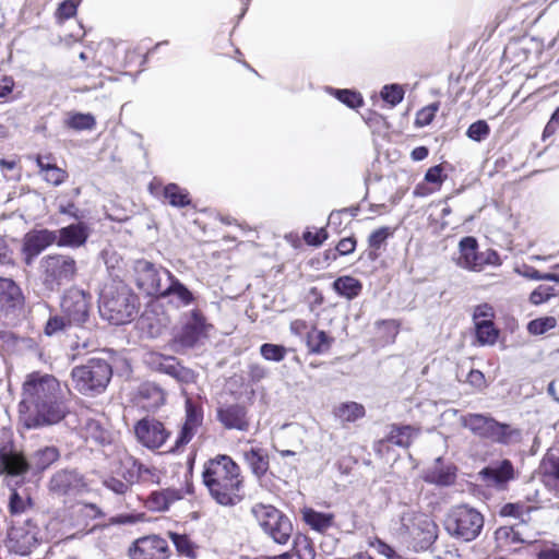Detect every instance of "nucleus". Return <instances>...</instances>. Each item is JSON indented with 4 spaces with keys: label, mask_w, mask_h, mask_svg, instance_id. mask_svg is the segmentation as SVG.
I'll return each mask as SVG.
<instances>
[{
    "label": "nucleus",
    "mask_w": 559,
    "mask_h": 559,
    "mask_svg": "<svg viewBox=\"0 0 559 559\" xmlns=\"http://www.w3.org/2000/svg\"><path fill=\"white\" fill-rule=\"evenodd\" d=\"M19 413L27 429L49 427L63 420L69 406L59 381L51 374H28L23 383Z\"/></svg>",
    "instance_id": "nucleus-1"
},
{
    "label": "nucleus",
    "mask_w": 559,
    "mask_h": 559,
    "mask_svg": "<svg viewBox=\"0 0 559 559\" xmlns=\"http://www.w3.org/2000/svg\"><path fill=\"white\" fill-rule=\"evenodd\" d=\"M202 480L212 499L223 507H234L245 498L240 466L226 454H218L204 463Z\"/></svg>",
    "instance_id": "nucleus-2"
},
{
    "label": "nucleus",
    "mask_w": 559,
    "mask_h": 559,
    "mask_svg": "<svg viewBox=\"0 0 559 559\" xmlns=\"http://www.w3.org/2000/svg\"><path fill=\"white\" fill-rule=\"evenodd\" d=\"M59 459L60 450L55 445L36 449L29 459H26L13 447H3L0 449V474L12 477H20L26 473L37 475L49 468Z\"/></svg>",
    "instance_id": "nucleus-3"
},
{
    "label": "nucleus",
    "mask_w": 559,
    "mask_h": 559,
    "mask_svg": "<svg viewBox=\"0 0 559 559\" xmlns=\"http://www.w3.org/2000/svg\"><path fill=\"white\" fill-rule=\"evenodd\" d=\"M136 307L138 297L124 284L108 287L100 295L99 312L111 324L120 325L132 321Z\"/></svg>",
    "instance_id": "nucleus-4"
},
{
    "label": "nucleus",
    "mask_w": 559,
    "mask_h": 559,
    "mask_svg": "<svg viewBox=\"0 0 559 559\" xmlns=\"http://www.w3.org/2000/svg\"><path fill=\"white\" fill-rule=\"evenodd\" d=\"M45 539V523L41 519H13L7 534L5 547L12 554L29 556Z\"/></svg>",
    "instance_id": "nucleus-5"
},
{
    "label": "nucleus",
    "mask_w": 559,
    "mask_h": 559,
    "mask_svg": "<svg viewBox=\"0 0 559 559\" xmlns=\"http://www.w3.org/2000/svg\"><path fill=\"white\" fill-rule=\"evenodd\" d=\"M112 377V367L104 358L93 357L71 371L76 391L83 395L95 396L103 393Z\"/></svg>",
    "instance_id": "nucleus-6"
},
{
    "label": "nucleus",
    "mask_w": 559,
    "mask_h": 559,
    "mask_svg": "<svg viewBox=\"0 0 559 559\" xmlns=\"http://www.w3.org/2000/svg\"><path fill=\"white\" fill-rule=\"evenodd\" d=\"M445 532L461 542H472L476 539L484 527L483 514L467 504L452 507L443 520Z\"/></svg>",
    "instance_id": "nucleus-7"
},
{
    "label": "nucleus",
    "mask_w": 559,
    "mask_h": 559,
    "mask_svg": "<svg viewBox=\"0 0 559 559\" xmlns=\"http://www.w3.org/2000/svg\"><path fill=\"white\" fill-rule=\"evenodd\" d=\"M40 281L48 292L59 289L74 281L78 274L76 261L68 254H48L39 261Z\"/></svg>",
    "instance_id": "nucleus-8"
},
{
    "label": "nucleus",
    "mask_w": 559,
    "mask_h": 559,
    "mask_svg": "<svg viewBox=\"0 0 559 559\" xmlns=\"http://www.w3.org/2000/svg\"><path fill=\"white\" fill-rule=\"evenodd\" d=\"M460 424L475 436L501 444L516 441L521 435L518 429L512 428L509 424L499 423L493 417L485 414L462 415Z\"/></svg>",
    "instance_id": "nucleus-9"
},
{
    "label": "nucleus",
    "mask_w": 559,
    "mask_h": 559,
    "mask_svg": "<svg viewBox=\"0 0 559 559\" xmlns=\"http://www.w3.org/2000/svg\"><path fill=\"white\" fill-rule=\"evenodd\" d=\"M251 513L262 531L278 545L288 543L293 523L287 515L271 504L255 503Z\"/></svg>",
    "instance_id": "nucleus-10"
},
{
    "label": "nucleus",
    "mask_w": 559,
    "mask_h": 559,
    "mask_svg": "<svg viewBox=\"0 0 559 559\" xmlns=\"http://www.w3.org/2000/svg\"><path fill=\"white\" fill-rule=\"evenodd\" d=\"M132 271L138 288L147 296H154L156 298L171 273L167 269L157 266L145 259L135 260L132 265Z\"/></svg>",
    "instance_id": "nucleus-11"
},
{
    "label": "nucleus",
    "mask_w": 559,
    "mask_h": 559,
    "mask_svg": "<svg viewBox=\"0 0 559 559\" xmlns=\"http://www.w3.org/2000/svg\"><path fill=\"white\" fill-rule=\"evenodd\" d=\"M93 297L88 292L78 287L64 290L60 308L61 312L76 326H84L90 320Z\"/></svg>",
    "instance_id": "nucleus-12"
},
{
    "label": "nucleus",
    "mask_w": 559,
    "mask_h": 559,
    "mask_svg": "<svg viewBox=\"0 0 559 559\" xmlns=\"http://www.w3.org/2000/svg\"><path fill=\"white\" fill-rule=\"evenodd\" d=\"M144 362L150 369L169 376L180 385L191 384L197 380L194 370L183 366L175 356L150 352L145 354Z\"/></svg>",
    "instance_id": "nucleus-13"
},
{
    "label": "nucleus",
    "mask_w": 559,
    "mask_h": 559,
    "mask_svg": "<svg viewBox=\"0 0 559 559\" xmlns=\"http://www.w3.org/2000/svg\"><path fill=\"white\" fill-rule=\"evenodd\" d=\"M85 477L74 468H63L56 472L49 483L48 489L56 496H75L86 490Z\"/></svg>",
    "instance_id": "nucleus-14"
},
{
    "label": "nucleus",
    "mask_w": 559,
    "mask_h": 559,
    "mask_svg": "<svg viewBox=\"0 0 559 559\" xmlns=\"http://www.w3.org/2000/svg\"><path fill=\"white\" fill-rule=\"evenodd\" d=\"M129 556L131 559H169L170 548L163 537L147 535L133 542Z\"/></svg>",
    "instance_id": "nucleus-15"
},
{
    "label": "nucleus",
    "mask_w": 559,
    "mask_h": 559,
    "mask_svg": "<svg viewBox=\"0 0 559 559\" xmlns=\"http://www.w3.org/2000/svg\"><path fill=\"white\" fill-rule=\"evenodd\" d=\"M138 441L145 448L155 450L164 445L170 432L163 423L151 417L142 418L134 426Z\"/></svg>",
    "instance_id": "nucleus-16"
},
{
    "label": "nucleus",
    "mask_w": 559,
    "mask_h": 559,
    "mask_svg": "<svg viewBox=\"0 0 559 559\" xmlns=\"http://www.w3.org/2000/svg\"><path fill=\"white\" fill-rule=\"evenodd\" d=\"M57 241L53 230L41 228L26 233L22 242V254L26 265H32L34 260L48 247Z\"/></svg>",
    "instance_id": "nucleus-17"
},
{
    "label": "nucleus",
    "mask_w": 559,
    "mask_h": 559,
    "mask_svg": "<svg viewBox=\"0 0 559 559\" xmlns=\"http://www.w3.org/2000/svg\"><path fill=\"white\" fill-rule=\"evenodd\" d=\"M478 475L487 486L502 490L515 478V471L512 462L503 459L491 462Z\"/></svg>",
    "instance_id": "nucleus-18"
},
{
    "label": "nucleus",
    "mask_w": 559,
    "mask_h": 559,
    "mask_svg": "<svg viewBox=\"0 0 559 559\" xmlns=\"http://www.w3.org/2000/svg\"><path fill=\"white\" fill-rule=\"evenodd\" d=\"M157 298L167 299L176 308L188 307L194 301L193 293L173 273L169 274Z\"/></svg>",
    "instance_id": "nucleus-19"
},
{
    "label": "nucleus",
    "mask_w": 559,
    "mask_h": 559,
    "mask_svg": "<svg viewBox=\"0 0 559 559\" xmlns=\"http://www.w3.org/2000/svg\"><path fill=\"white\" fill-rule=\"evenodd\" d=\"M53 233L56 234V245L58 247L76 249L86 243L91 228L86 223L78 222L53 230Z\"/></svg>",
    "instance_id": "nucleus-20"
},
{
    "label": "nucleus",
    "mask_w": 559,
    "mask_h": 559,
    "mask_svg": "<svg viewBox=\"0 0 559 559\" xmlns=\"http://www.w3.org/2000/svg\"><path fill=\"white\" fill-rule=\"evenodd\" d=\"M205 317L198 309L190 312L176 341L183 347H193L206 331Z\"/></svg>",
    "instance_id": "nucleus-21"
},
{
    "label": "nucleus",
    "mask_w": 559,
    "mask_h": 559,
    "mask_svg": "<svg viewBox=\"0 0 559 559\" xmlns=\"http://www.w3.org/2000/svg\"><path fill=\"white\" fill-rule=\"evenodd\" d=\"M439 527L429 516L420 514L414 518L412 535L421 550L429 549L437 540Z\"/></svg>",
    "instance_id": "nucleus-22"
},
{
    "label": "nucleus",
    "mask_w": 559,
    "mask_h": 559,
    "mask_svg": "<svg viewBox=\"0 0 559 559\" xmlns=\"http://www.w3.org/2000/svg\"><path fill=\"white\" fill-rule=\"evenodd\" d=\"M217 419L226 429L247 431L249 418L246 406L240 404H226L217 408Z\"/></svg>",
    "instance_id": "nucleus-23"
},
{
    "label": "nucleus",
    "mask_w": 559,
    "mask_h": 559,
    "mask_svg": "<svg viewBox=\"0 0 559 559\" xmlns=\"http://www.w3.org/2000/svg\"><path fill=\"white\" fill-rule=\"evenodd\" d=\"M24 305L21 287L12 280L0 276V312L14 313Z\"/></svg>",
    "instance_id": "nucleus-24"
},
{
    "label": "nucleus",
    "mask_w": 559,
    "mask_h": 559,
    "mask_svg": "<svg viewBox=\"0 0 559 559\" xmlns=\"http://www.w3.org/2000/svg\"><path fill=\"white\" fill-rule=\"evenodd\" d=\"M459 249L460 257L457 264L471 271H480V255H483V251H478L476 238L472 236L462 238L459 243Z\"/></svg>",
    "instance_id": "nucleus-25"
},
{
    "label": "nucleus",
    "mask_w": 559,
    "mask_h": 559,
    "mask_svg": "<svg viewBox=\"0 0 559 559\" xmlns=\"http://www.w3.org/2000/svg\"><path fill=\"white\" fill-rule=\"evenodd\" d=\"M497 547L504 551H518L525 543L518 526H501L495 532Z\"/></svg>",
    "instance_id": "nucleus-26"
},
{
    "label": "nucleus",
    "mask_w": 559,
    "mask_h": 559,
    "mask_svg": "<svg viewBox=\"0 0 559 559\" xmlns=\"http://www.w3.org/2000/svg\"><path fill=\"white\" fill-rule=\"evenodd\" d=\"M36 163L44 180L48 183L60 186L68 178V173L51 162V155H38Z\"/></svg>",
    "instance_id": "nucleus-27"
},
{
    "label": "nucleus",
    "mask_w": 559,
    "mask_h": 559,
    "mask_svg": "<svg viewBox=\"0 0 559 559\" xmlns=\"http://www.w3.org/2000/svg\"><path fill=\"white\" fill-rule=\"evenodd\" d=\"M243 457L252 474L257 478L264 476L269 469L270 461L266 450L261 448H251L243 452Z\"/></svg>",
    "instance_id": "nucleus-28"
},
{
    "label": "nucleus",
    "mask_w": 559,
    "mask_h": 559,
    "mask_svg": "<svg viewBox=\"0 0 559 559\" xmlns=\"http://www.w3.org/2000/svg\"><path fill=\"white\" fill-rule=\"evenodd\" d=\"M455 466H443L439 457L436 461V465L427 473L426 480L440 486H449L455 480Z\"/></svg>",
    "instance_id": "nucleus-29"
},
{
    "label": "nucleus",
    "mask_w": 559,
    "mask_h": 559,
    "mask_svg": "<svg viewBox=\"0 0 559 559\" xmlns=\"http://www.w3.org/2000/svg\"><path fill=\"white\" fill-rule=\"evenodd\" d=\"M83 429L87 440H93L98 445L110 443V431L99 419L87 418L84 423Z\"/></svg>",
    "instance_id": "nucleus-30"
},
{
    "label": "nucleus",
    "mask_w": 559,
    "mask_h": 559,
    "mask_svg": "<svg viewBox=\"0 0 559 559\" xmlns=\"http://www.w3.org/2000/svg\"><path fill=\"white\" fill-rule=\"evenodd\" d=\"M332 287L340 296L352 300L361 293L362 284L357 278L346 275L336 278Z\"/></svg>",
    "instance_id": "nucleus-31"
},
{
    "label": "nucleus",
    "mask_w": 559,
    "mask_h": 559,
    "mask_svg": "<svg viewBox=\"0 0 559 559\" xmlns=\"http://www.w3.org/2000/svg\"><path fill=\"white\" fill-rule=\"evenodd\" d=\"M334 415L342 423H353L365 416V407L356 402H345L335 407Z\"/></svg>",
    "instance_id": "nucleus-32"
},
{
    "label": "nucleus",
    "mask_w": 559,
    "mask_h": 559,
    "mask_svg": "<svg viewBox=\"0 0 559 559\" xmlns=\"http://www.w3.org/2000/svg\"><path fill=\"white\" fill-rule=\"evenodd\" d=\"M332 338L324 331L312 328L307 332V346L310 353L323 354L329 350Z\"/></svg>",
    "instance_id": "nucleus-33"
},
{
    "label": "nucleus",
    "mask_w": 559,
    "mask_h": 559,
    "mask_svg": "<svg viewBox=\"0 0 559 559\" xmlns=\"http://www.w3.org/2000/svg\"><path fill=\"white\" fill-rule=\"evenodd\" d=\"M181 498L180 492L175 489L154 491L150 496V506L157 511L168 510L171 503Z\"/></svg>",
    "instance_id": "nucleus-34"
},
{
    "label": "nucleus",
    "mask_w": 559,
    "mask_h": 559,
    "mask_svg": "<svg viewBox=\"0 0 559 559\" xmlns=\"http://www.w3.org/2000/svg\"><path fill=\"white\" fill-rule=\"evenodd\" d=\"M333 514L322 513L313 509H306L304 511V521L311 526L312 530L323 532L333 524Z\"/></svg>",
    "instance_id": "nucleus-35"
},
{
    "label": "nucleus",
    "mask_w": 559,
    "mask_h": 559,
    "mask_svg": "<svg viewBox=\"0 0 559 559\" xmlns=\"http://www.w3.org/2000/svg\"><path fill=\"white\" fill-rule=\"evenodd\" d=\"M392 235L393 230L388 226L380 227L369 235L368 245L371 250L368 252V258L371 261H376L379 258L378 250L385 243L388 238Z\"/></svg>",
    "instance_id": "nucleus-36"
},
{
    "label": "nucleus",
    "mask_w": 559,
    "mask_h": 559,
    "mask_svg": "<svg viewBox=\"0 0 559 559\" xmlns=\"http://www.w3.org/2000/svg\"><path fill=\"white\" fill-rule=\"evenodd\" d=\"M164 198L175 207H185L191 203L188 191L176 183H168L164 188Z\"/></svg>",
    "instance_id": "nucleus-37"
},
{
    "label": "nucleus",
    "mask_w": 559,
    "mask_h": 559,
    "mask_svg": "<svg viewBox=\"0 0 559 559\" xmlns=\"http://www.w3.org/2000/svg\"><path fill=\"white\" fill-rule=\"evenodd\" d=\"M476 338L480 345H493L499 332L491 320L477 321L475 323Z\"/></svg>",
    "instance_id": "nucleus-38"
},
{
    "label": "nucleus",
    "mask_w": 559,
    "mask_h": 559,
    "mask_svg": "<svg viewBox=\"0 0 559 559\" xmlns=\"http://www.w3.org/2000/svg\"><path fill=\"white\" fill-rule=\"evenodd\" d=\"M168 537L175 545L176 550L180 556H185L189 559L197 558V552H195L197 547L192 543V540L189 538L188 535L179 534L176 532H168Z\"/></svg>",
    "instance_id": "nucleus-39"
},
{
    "label": "nucleus",
    "mask_w": 559,
    "mask_h": 559,
    "mask_svg": "<svg viewBox=\"0 0 559 559\" xmlns=\"http://www.w3.org/2000/svg\"><path fill=\"white\" fill-rule=\"evenodd\" d=\"M140 468V461L135 460L134 457H127L120 463L118 476H120L131 487L132 485L139 483Z\"/></svg>",
    "instance_id": "nucleus-40"
},
{
    "label": "nucleus",
    "mask_w": 559,
    "mask_h": 559,
    "mask_svg": "<svg viewBox=\"0 0 559 559\" xmlns=\"http://www.w3.org/2000/svg\"><path fill=\"white\" fill-rule=\"evenodd\" d=\"M418 431L412 426L394 427L390 435L389 441L395 445L407 448Z\"/></svg>",
    "instance_id": "nucleus-41"
},
{
    "label": "nucleus",
    "mask_w": 559,
    "mask_h": 559,
    "mask_svg": "<svg viewBox=\"0 0 559 559\" xmlns=\"http://www.w3.org/2000/svg\"><path fill=\"white\" fill-rule=\"evenodd\" d=\"M31 509V498H24L16 490H13L9 500V511L11 515L15 519H20L22 514L26 513Z\"/></svg>",
    "instance_id": "nucleus-42"
},
{
    "label": "nucleus",
    "mask_w": 559,
    "mask_h": 559,
    "mask_svg": "<svg viewBox=\"0 0 559 559\" xmlns=\"http://www.w3.org/2000/svg\"><path fill=\"white\" fill-rule=\"evenodd\" d=\"M71 325H73V323H70L69 319L66 318L63 313L61 316H50L45 324L44 333L47 336H53L64 332Z\"/></svg>",
    "instance_id": "nucleus-43"
},
{
    "label": "nucleus",
    "mask_w": 559,
    "mask_h": 559,
    "mask_svg": "<svg viewBox=\"0 0 559 559\" xmlns=\"http://www.w3.org/2000/svg\"><path fill=\"white\" fill-rule=\"evenodd\" d=\"M67 126L73 130H92L95 126V118L91 114H74L70 116L67 121Z\"/></svg>",
    "instance_id": "nucleus-44"
},
{
    "label": "nucleus",
    "mask_w": 559,
    "mask_h": 559,
    "mask_svg": "<svg viewBox=\"0 0 559 559\" xmlns=\"http://www.w3.org/2000/svg\"><path fill=\"white\" fill-rule=\"evenodd\" d=\"M333 95L349 108H358L364 104L360 93L352 90H335L331 88Z\"/></svg>",
    "instance_id": "nucleus-45"
},
{
    "label": "nucleus",
    "mask_w": 559,
    "mask_h": 559,
    "mask_svg": "<svg viewBox=\"0 0 559 559\" xmlns=\"http://www.w3.org/2000/svg\"><path fill=\"white\" fill-rule=\"evenodd\" d=\"M405 91L400 84H386L381 90V98L392 107L399 105L404 98Z\"/></svg>",
    "instance_id": "nucleus-46"
},
{
    "label": "nucleus",
    "mask_w": 559,
    "mask_h": 559,
    "mask_svg": "<svg viewBox=\"0 0 559 559\" xmlns=\"http://www.w3.org/2000/svg\"><path fill=\"white\" fill-rule=\"evenodd\" d=\"M287 349L283 345L264 343L260 347L262 357L270 361H282L286 356Z\"/></svg>",
    "instance_id": "nucleus-47"
},
{
    "label": "nucleus",
    "mask_w": 559,
    "mask_h": 559,
    "mask_svg": "<svg viewBox=\"0 0 559 559\" xmlns=\"http://www.w3.org/2000/svg\"><path fill=\"white\" fill-rule=\"evenodd\" d=\"M539 468L544 475L552 477L559 483V457L555 454L547 452Z\"/></svg>",
    "instance_id": "nucleus-48"
},
{
    "label": "nucleus",
    "mask_w": 559,
    "mask_h": 559,
    "mask_svg": "<svg viewBox=\"0 0 559 559\" xmlns=\"http://www.w3.org/2000/svg\"><path fill=\"white\" fill-rule=\"evenodd\" d=\"M290 552L293 554V556L298 557V559H314L316 556L313 547L305 537L295 538L294 546Z\"/></svg>",
    "instance_id": "nucleus-49"
},
{
    "label": "nucleus",
    "mask_w": 559,
    "mask_h": 559,
    "mask_svg": "<svg viewBox=\"0 0 559 559\" xmlns=\"http://www.w3.org/2000/svg\"><path fill=\"white\" fill-rule=\"evenodd\" d=\"M556 325L557 320L554 317H544L532 320L527 325V330L531 334L540 335L554 329Z\"/></svg>",
    "instance_id": "nucleus-50"
},
{
    "label": "nucleus",
    "mask_w": 559,
    "mask_h": 559,
    "mask_svg": "<svg viewBox=\"0 0 559 559\" xmlns=\"http://www.w3.org/2000/svg\"><path fill=\"white\" fill-rule=\"evenodd\" d=\"M489 133L490 128L485 120L473 122L466 131V135L476 142H481L489 135Z\"/></svg>",
    "instance_id": "nucleus-51"
},
{
    "label": "nucleus",
    "mask_w": 559,
    "mask_h": 559,
    "mask_svg": "<svg viewBox=\"0 0 559 559\" xmlns=\"http://www.w3.org/2000/svg\"><path fill=\"white\" fill-rule=\"evenodd\" d=\"M203 421V412L195 406L190 400L186 402V420L185 424L199 428Z\"/></svg>",
    "instance_id": "nucleus-52"
},
{
    "label": "nucleus",
    "mask_w": 559,
    "mask_h": 559,
    "mask_svg": "<svg viewBox=\"0 0 559 559\" xmlns=\"http://www.w3.org/2000/svg\"><path fill=\"white\" fill-rule=\"evenodd\" d=\"M103 485L116 495H126L130 490V486L120 476H107L103 479Z\"/></svg>",
    "instance_id": "nucleus-53"
},
{
    "label": "nucleus",
    "mask_w": 559,
    "mask_h": 559,
    "mask_svg": "<svg viewBox=\"0 0 559 559\" xmlns=\"http://www.w3.org/2000/svg\"><path fill=\"white\" fill-rule=\"evenodd\" d=\"M555 288L547 285H539L535 288L530 295V301L533 305H540L543 302L548 301L552 296H555Z\"/></svg>",
    "instance_id": "nucleus-54"
},
{
    "label": "nucleus",
    "mask_w": 559,
    "mask_h": 559,
    "mask_svg": "<svg viewBox=\"0 0 559 559\" xmlns=\"http://www.w3.org/2000/svg\"><path fill=\"white\" fill-rule=\"evenodd\" d=\"M195 427L183 423L181 430L176 439L175 447L171 449L173 452L179 450L183 445L188 444L197 432Z\"/></svg>",
    "instance_id": "nucleus-55"
},
{
    "label": "nucleus",
    "mask_w": 559,
    "mask_h": 559,
    "mask_svg": "<svg viewBox=\"0 0 559 559\" xmlns=\"http://www.w3.org/2000/svg\"><path fill=\"white\" fill-rule=\"evenodd\" d=\"M98 347V343L94 335L88 336L76 335L75 341L72 344V348L75 350L93 352Z\"/></svg>",
    "instance_id": "nucleus-56"
},
{
    "label": "nucleus",
    "mask_w": 559,
    "mask_h": 559,
    "mask_svg": "<svg viewBox=\"0 0 559 559\" xmlns=\"http://www.w3.org/2000/svg\"><path fill=\"white\" fill-rule=\"evenodd\" d=\"M437 110H438V104H432V105L419 110L416 116V124L419 127H425V126L430 124L435 118Z\"/></svg>",
    "instance_id": "nucleus-57"
},
{
    "label": "nucleus",
    "mask_w": 559,
    "mask_h": 559,
    "mask_svg": "<svg viewBox=\"0 0 559 559\" xmlns=\"http://www.w3.org/2000/svg\"><path fill=\"white\" fill-rule=\"evenodd\" d=\"M139 471L140 474L138 484L152 485L158 481V476L155 468H151L141 463V468Z\"/></svg>",
    "instance_id": "nucleus-58"
},
{
    "label": "nucleus",
    "mask_w": 559,
    "mask_h": 559,
    "mask_svg": "<svg viewBox=\"0 0 559 559\" xmlns=\"http://www.w3.org/2000/svg\"><path fill=\"white\" fill-rule=\"evenodd\" d=\"M78 2L75 0H64L59 4L58 15L60 19H70L75 15Z\"/></svg>",
    "instance_id": "nucleus-59"
},
{
    "label": "nucleus",
    "mask_w": 559,
    "mask_h": 559,
    "mask_svg": "<svg viewBox=\"0 0 559 559\" xmlns=\"http://www.w3.org/2000/svg\"><path fill=\"white\" fill-rule=\"evenodd\" d=\"M328 238V233L324 228H321L317 233L307 230L304 233V240L310 246H320Z\"/></svg>",
    "instance_id": "nucleus-60"
},
{
    "label": "nucleus",
    "mask_w": 559,
    "mask_h": 559,
    "mask_svg": "<svg viewBox=\"0 0 559 559\" xmlns=\"http://www.w3.org/2000/svg\"><path fill=\"white\" fill-rule=\"evenodd\" d=\"M466 381L477 390L486 388V379L480 370L472 369L467 374Z\"/></svg>",
    "instance_id": "nucleus-61"
},
{
    "label": "nucleus",
    "mask_w": 559,
    "mask_h": 559,
    "mask_svg": "<svg viewBox=\"0 0 559 559\" xmlns=\"http://www.w3.org/2000/svg\"><path fill=\"white\" fill-rule=\"evenodd\" d=\"M500 264H501V260H500V257L497 251H495L492 249H487V250L483 251V255H480V271L486 265L497 266Z\"/></svg>",
    "instance_id": "nucleus-62"
},
{
    "label": "nucleus",
    "mask_w": 559,
    "mask_h": 559,
    "mask_svg": "<svg viewBox=\"0 0 559 559\" xmlns=\"http://www.w3.org/2000/svg\"><path fill=\"white\" fill-rule=\"evenodd\" d=\"M442 171L443 169L441 165L430 167L425 175V180L430 183L440 185L445 179V176L442 175Z\"/></svg>",
    "instance_id": "nucleus-63"
},
{
    "label": "nucleus",
    "mask_w": 559,
    "mask_h": 559,
    "mask_svg": "<svg viewBox=\"0 0 559 559\" xmlns=\"http://www.w3.org/2000/svg\"><path fill=\"white\" fill-rule=\"evenodd\" d=\"M356 248V239L354 237H346L338 241L336 245V251L340 255H346L352 253Z\"/></svg>",
    "instance_id": "nucleus-64"
}]
</instances>
